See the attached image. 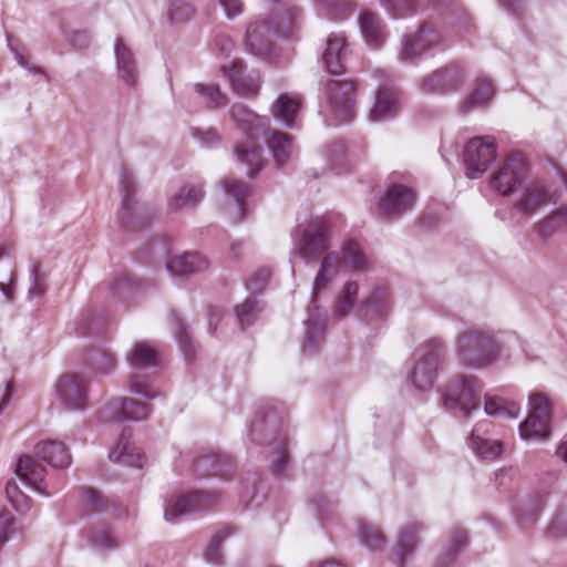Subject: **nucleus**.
Returning <instances> with one entry per match:
<instances>
[{
  "mask_svg": "<svg viewBox=\"0 0 567 567\" xmlns=\"http://www.w3.org/2000/svg\"><path fill=\"white\" fill-rule=\"evenodd\" d=\"M400 94L393 89H379L369 112V121L381 122L394 117L400 110Z\"/></svg>",
  "mask_w": 567,
  "mask_h": 567,
  "instance_id": "obj_22",
  "label": "nucleus"
},
{
  "mask_svg": "<svg viewBox=\"0 0 567 567\" xmlns=\"http://www.w3.org/2000/svg\"><path fill=\"white\" fill-rule=\"evenodd\" d=\"M230 118L239 132L244 135L248 134V110L244 104H234L231 106Z\"/></svg>",
  "mask_w": 567,
  "mask_h": 567,
  "instance_id": "obj_54",
  "label": "nucleus"
},
{
  "mask_svg": "<svg viewBox=\"0 0 567 567\" xmlns=\"http://www.w3.org/2000/svg\"><path fill=\"white\" fill-rule=\"evenodd\" d=\"M468 544L467 535L464 530L456 528L451 532L446 546L439 556L440 567H451L457 559L458 555Z\"/></svg>",
  "mask_w": 567,
  "mask_h": 567,
  "instance_id": "obj_33",
  "label": "nucleus"
},
{
  "mask_svg": "<svg viewBox=\"0 0 567 567\" xmlns=\"http://www.w3.org/2000/svg\"><path fill=\"white\" fill-rule=\"evenodd\" d=\"M359 285L355 281H348L336 300L333 313L338 318L347 317L357 303Z\"/></svg>",
  "mask_w": 567,
  "mask_h": 567,
  "instance_id": "obj_42",
  "label": "nucleus"
},
{
  "mask_svg": "<svg viewBox=\"0 0 567 567\" xmlns=\"http://www.w3.org/2000/svg\"><path fill=\"white\" fill-rule=\"evenodd\" d=\"M214 504V497L206 492H193L171 501L165 508V519L175 523L179 516L206 509Z\"/></svg>",
  "mask_w": 567,
  "mask_h": 567,
  "instance_id": "obj_18",
  "label": "nucleus"
},
{
  "mask_svg": "<svg viewBox=\"0 0 567 567\" xmlns=\"http://www.w3.org/2000/svg\"><path fill=\"white\" fill-rule=\"evenodd\" d=\"M8 42H9V47H10L11 51L14 54L16 60L18 61V63L21 66H23L24 69L29 70L30 72H32L34 74H43L44 73V71L40 66H31L29 64L27 56H24L19 50H17L12 47L11 39L9 37H8Z\"/></svg>",
  "mask_w": 567,
  "mask_h": 567,
  "instance_id": "obj_63",
  "label": "nucleus"
},
{
  "mask_svg": "<svg viewBox=\"0 0 567 567\" xmlns=\"http://www.w3.org/2000/svg\"><path fill=\"white\" fill-rule=\"evenodd\" d=\"M299 111L300 103L288 94H281L271 107L274 117L279 120L287 127L293 126L295 118Z\"/></svg>",
  "mask_w": 567,
  "mask_h": 567,
  "instance_id": "obj_39",
  "label": "nucleus"
},
{
  "mask_svg": "<svg viewBox=\"0 0 567 567\" xmlns=\"http://www.w3.org/2000/svg\"><path fill=\"white\" fill-rule=\"evenodd\" d=\"M194 90L206 102L209 110L220 109L227 104V96L216 84L197 83L194 85Z\"/></svg>",
  "mask_w": 567,
  "mask_h": 567,
  "instance_id": "obj_45",
  "label": "nucleus"
},
{
  "mask_svg": "<svg viewBox=\"0 0 567 567\" xmlns=\"http://www.w3.org/2000/svg\"><path fill=\"white\" fill-rule=\"evenodd\" d=\"M551 202L548 192L539 186L532 185L525 189L520 199L516 203V208L523 215H533L539 207Z\"/></svg>",
  "mask_w": 567,
  "mask_h": 567,
  "instance_id": "obj_31",
  "label": "nucleus"
},
{
  "mask_svg": "<svg viewBox=\"0 0 567 567\" xmlns=\"http://www.w3.org/2000/svg\"><path fill=\"white\" fill-rule=\"evenodd\" d=\"M261 121L260 116L250 111V178L259 173L267 163L262 150L258 145L259 140L267 144L278 166L287 164L292 152V142L288 134L274 130L259 133L257 127Z\"/></svg>",
  "mask_w": 567,
  "mask_h": 567,
  "instance_id": "obj_4",
  "label": "nucleus"
},
{
  "mask_svg": "<svg viewBox=\"0 0 567 567\" xmlns=\"http://www.w3.org/2000/svg\"><path fill=\"white\" fill-rule=\"evenodd\" d=\"M157 342L151 340L138 341L134 344L130 354H157L159 351Z\"/></svg>",
  "mask_w": 567,
  "mask_h": 567,
  "instance_id": "obj_62",
  "label": "nucleus"
},
{
  "mask_svg": "<svg viewBox=\"0 0 567 567\" xmlns=\"http://www.w3.org/2000/svg\"><path fill=\"white\" fill-rule=\"evenodd\" d=\"M302 11L298 7L279 10L270 20L254 23L250 32V54L266 59L271 52L272 35L290 37L301 27Z\"/></svg>",
  "mask_w": 567,
  "mask_h": 567,
  "instance_id": "obj_3",
  "label": "nucleus"
},
{
  "mask_svg": "<svg viewBox=\"0 0 567 567\" xmlns=\"http://www.w3.org/2000/svg\"><path fill=\"white\" fill-rule=\"evenodd\" d=\"M463 364L476 370L489 369L496 364L497 357H464Z\"/></svg>",
  "mask_w": 567,
  "mask_h": 567,
  "instance_id": "obj_59",
  "label": "nucleus"
},
{
  "mask_svg": "<svg viewBox=\"0 0 567 567\" xmlns=\"http://www.w3.org/2000/svg\"><path fill=\"white\" fill-rule=\"evenodd\" d=\"M13 515L9 511L0 512V547L9 539L12 532Z\"/></svg>",
  "mask_w": 567,
  "mask_h": 567,
  "instance_id": "obj_58",
  "label": "nucleus"
},
{
  "mask_svg": "<svg viewBox=\"0 0 567 567\" xmlns=\"http://www.w3.org/2000/svg\"><path fill=\"white\" fill-rule=\"evenodd\" d=\"M132 373L130 375V389L132 392L147 399L157 396V391L150 383L159 368V357H128Z\"/></svg>",
  "mask_w": 567,
  "mask_h": 567,
  "instance_id": "obj_12",
  "label": "nucleus"
},
{
  "mask_svg": "<svg viewBox=\"0 0 567 567\" xmlns=\"http://www.w3.org/2000/svg\"><path fill=\"white\" fill-rule=\"evenodd\" d=\"M480 426H476L467 439L470 449L482 460L493 461L502 453V444L478 435Z\"/></svg>",
  "mask_w": 567,
  "mask_h": 567,
  "instance_id": "obj_35",
  "label": "nucleus"
},
{
  "mask_svg": "<svg viewBox=\"0 0 567 567\" xmlns=\"http://www.w3.org/2000/svg\"><path fill=\"white\" fill-rule=\"evenodd\" d=\"M110 458L113 462L136 467H142L144 464V455L125 437H121L116 446L111 450Z\"/></svg>",
  "mask_w": 567,
  "mask_h": 567,
  "instance_id": "obj_38",
  "label": "nucleus"
},
{
  "mask_svg": "<svg viewBox=\"0 0 567 567\" xmlns=\"http://www.w3.org/2000/svg\"><path fill=\"white\" fill-rule=\"evenodd\" d=\"M496 158V144L492 136H476L464 148V164L470 178H478Z\"/></svg>",
  "mask_w": 567,
  "mask_h": 567,
  "instance_id": "obj_7",
  "label": "nucleus"
},
{
  "mask_svg": "<svg viewBox=\"0 0 567 567\" xmlns=\"http://www.w3.org/2000/svg\"><path fill=\"white\" fill-rule=\"evenodd\" d=\"M205 192L202 186L185 185L172 196L168 202V207L173 212H178L184 208L196 207L204 198Z\"/></svg>",
  "mask_w": 567,
  "mask_h": 567,
  "instance_id": "obj_36",
  "label": "nucleus"
},
{
  "mask_svg": "<svg viewBox=\"0 0 567 567\" xmlns=\"http://www.w3.org/2000/svg\"><path fill=\"white\" fill-rule=\"evenodd\" d=\"M35 454L56 468H65L71 463V455L64 443L54 440L40 442L35 446Z\"/></svg>",
  "mask_w": 567,
  "mask_h": 567,
  "instance_id": "obj_28",
  "label": "nucleus"
},
{
  "mask_svg": "<svg viewBox=\"0 0 567 567\" xmlns=\"http://www.w3.org/2000/svg\"><path fill=\"white\" fill-rule=\"evenodd\" d=\"M111 406L118 412L116 421H142L147 419L151 413L148 404L141 403L134 399H115L111 402Z\"/></svg>",
  "mask_w": 567,
  "mask_h": 567,
  "instance_id": "obj_32",
  "label": "nucleus"
},
{
  "mask_svg": "<svg viewBox=\"0 0 567 567\" xmlns=\"http://www.w3.org/2000/svg\"><path fill=\"white\" fill-rule=\"evenodd\" d=\"M440 34L427 25H422L414 34L402 38L399 59L403 62H414L427 50L440 43Z\"/></svg>",
  "mask_w": 567,
  "mask_h": 567,
  "instance_id": "obj_13",
  "label": "nucleus"
},
{
  "mask_svg": "<svg viewBox=\"0 0 567 567\" xmlns=\"http://www.w3.org/2000/svg\"><path fill=\"white\" fill-rule=\"evenodd\" d=\"M559 227L567 228V207L557 209L553 215L538 223L535 229L539 237L545 238L554 234Z\"/></svg>",
  "mask_w": 567,
  "mask_h": 567,
  "instance_id": "obj_47",
  "label": "nucleus"
},
{
  "mask_svg": "<svg viewBox=\"0 0 567 567\" xmlns=\"http://www.w3.org/2000/svg\"><path fill=\"white\" fill-rule=\"evenodd\" d=\"M221 71L227 76L233 93L245 97L248 94V78L246 75L245 62L235 59L229 66H221Z\"/></svg>",
  "mask_w": 567,
  "mask_h": 567,
  "instance_id": "obj_37",
  "label": "nucleus"
},
{
  "mask_svg": "<svg viewBox=\"0 0 567 567\" xmlns=\"http://www.w3.org/2000/svg\"><path fill=\"white\" fill-rule=\"evenodd\" d=\"M440 357H419L414 360L408 379L415 390L424 392L431 390L440 367Z\"/></svg>",
  "mask_w": 567,
  "mask_h": 567,
  "instance_id": "obj_21",
  "label": "nucleus"
},
{
  "mask_svg": "<svg viewBox=\"0 0 567 567\" xmlns=\"http://www.w3.org/2000/svg\"><path fill=\"white\" fill-rule=\"evenodd\" d=\"M209 267L208 259L199 252H184L171 257L166 268L173 276H189L202 272Z\"/></svg>",
  "mask_w": 567,
  "mask_h": 567,
  "instance_id": "obj_23",
  "label": "nucleus"
},
{
  "mask_svg": "<svg viewBox=\"0 0 567 567\" xmlns=\"http://www.w3.org/2000/svg\"><path fill=\"white\" fill-rule=\"evenodd\" d=\"M484 411L492 417L514 420L518 417L520 408L515 402L501 396L485 394Z\"/></svg>",
  "mask_w": 567,
  "mask_h": 567,
  "instance_id": "obj_34",
  "label": "nucleus"
},
{
  "mask_svg": "<svg viewBox=\"0 0 567 567\" xmlns=\"http://www.w3.org/2000/svg\"><path fill=\"white\" fill-rule=\"evenodd\" d=\"M482 391L481 381L473 375H456L446 384L442 393L443 406L447 410H460L465 417L480 406Z\"/></svg>",
  "mask_w": 567,
  "mask_h": 567,
  "instance_id": "obj_5",
  "label": "nucleus"
},
{
  "mask_svg": "<svg viewBox=\"0 0 567 567\" xmlns=\"http://www.w3.org/2000/svg\"><path fill=\"white\" fill-rule=\"evenodd\" d=\"M320 4L331 20L344 19L350 12L349 4L340 0H320Z\"/></svg>",
  "mask_w": 567,
  "mask_h": 567,
  "instance_id": "obj_51",
  "label": "nucleus"
},
{
  "mask_svg": "<svg viewBox=\"0 0 567 567\" xmlns=\"http://www.w3.org/2000/svg\"><path fill=\"white\" fill-rule=\"evenodd\" d=\"M348 54V42L344 33H331L327 39V47L322 61L327 72L340 75L344 72V62Z\"/></svg>",
  "mask_w": 567,
  "mask_h": 567,
  "instance_id": "obj_20",
  "label": "nucleus"
},
{
  "mask_svg": "<svg viewBox=\"0 0 567 567\" xmlns=\"http://www.w3.org/2000/svg\"><path fill=\"white\" fill-rule=\"evenodd\" d=\"M359 27L369 47L379 49L383 45L386 32L382 20L377 13L362 11L359 16Z\"/></svg>",
  "mask_w": 567,
  "mask_h": 567,
  "instance_id": "obj_27",
  "label": "nucleus"
},
{
  "mask_svg": "<svg viewBox=\"0 0 567 567\" xmlns=\"http://www.w3.org/2000/svg\"><path fill=\"white\" fill-rule=\"evenodd\" d=\"M528 416L518 426L524 441H546L551 433V403L543 393H533L528 399Z\"/></svg>",
  "mask_w": 567,
  "mask_h": 567,
  "instance_id": "obj_6",
  "label": "nucleus"
},
{
  "mask_svg": "<svg viewBox=\"0 0 567 567\" xmlns=\"http://www.w3.org/2000/svg\"><path fill=\"white\" fill-rule=\"evenodd\" d=\"M330 229L322 218L312 220L297 245L298 255L307 262L316 260L329 248Z\"/></svg>",
  "mask_w": 567,
  "mask_h": 567,
  "instance_id": "obj_11",
  "label": "nucleus"
},
{
  "mask_svg": "<svg viewBox=\"0 0 567 567\" xmlns=\"http://www.w3.org/2000/svg\"><path fill=\"white\" fill-rule=\"evenodd\" d=\"M358 536L361 544L373 551L381 550L385 544L383 534L365 522L358 523Z\"/></svg>",
  "mask_w": 567,
  "mask_h": 567,
  "instance_id": "obj_46",
  "label": "nucleus"
},
{
  "mask_svg": "<svg viewBox=\"0 0 567 567\" xmlns=\"http://www.w3.org/2000/svg\"><path fill=\"white\" fill-rule=\"evenodd\" d=\"M463 79V68L452 64L425 76L422 81V90L426 93L444 94L455 90Z\"/></svg>",
  "mask_w": 567,
  "mask_h": 567,
  "instance_id": "obj_17",
  "label": "nucleus"
},
{
  "mask_svg": "<svg viewBox=\"0 0 567 567\" xmlns=\"http://www.w3.org/2000/svg\"><path fill=\"white\" fill-rule=\"evenodd\" d=\"M326 94L336 124L350 122L355 113L353 83L344 80H331L327 84Z\"/></svg>",
  "mask_w": 567,
  "mask_h": 567,
  "instance_id": "obj_9",
  "label": "nucleus"
},
{
  "mask_svg": "<svg viewBox=\"0 0 567 567\" xmlns=\"http://www.w3.org/2000/svg\"><path fill=\"white\" fill-rule=\"evenodd\" d=\"M90 542L93 547L99 549H111L117 546V540L107 530L95 532L90 536Z\"/></svg>",
  "mask_w": 567,
  "mask_h": 567,
  "instance_id": "obj_55",
  "label": "nucleus"
},
{
  "mask_svg": "<svg viewBox=\"0 0 567 567\" xmlns=\"http://www.w3.org/2000/svg\"><path fill=\"white\" fill-rule=\"evenodd\" d=\"M341 267V257L336 251L328 252L321 260L312 288V305L308 310V318L305 321V350H313L324 340L327 316L326 311L317 306L316 299L334 280Z\"/></svg>",
  "mask_w": 567,
  "mask_h": 567,
  "instance_id": "obj_2",
  "label": "nucleus"
},
{
  "mask_svg": "<svg viewBox=\"0 0 567 567\" xmlns=\"http://www.w3.org/2000/svg\"><path fill=\"white\" fill-rule=\"evenodd\" d=\"M192 134L195 138L199 140L205 146H213L219 143L220 137L213 128L203 131L200 128H193Z\"/></svg>",
  "mask_w": 567,
  "mask_h": 567,
  "instance_id": "obj_61",
  "label": "nucleus"
},
{
  "mask_svg": "<svg viewBox=\"0 0 567 567\" xmlns=\"http://www.w3.org/2000/svg\"><path fill=\"white\" fill-rule=\"evenodd\" d=\"M424 529L420 522H411L399 529L392 561L396 567H404L405 561L413 555L419 545V534Z\"/></svg>",
  "mask_w": 567,
  "mask_h": 567,
  "instance_id": "obj_19",
  "label": "nucleus"
},
{
  "mask_svg": "<svg viewBox=\"0 0 567 567\" xmlns=\"http://www.w3.org/2000/svg\"><path fill=\"white\" fill-rule=\"evenodd\" d=\"M229 528H223L213 535L204 554L205 559L208 563L219 565L223 560L221 544L226 537L230 535Z\"/></svg>",
  "mask_w": 567,
  "mask_h": 567,
  "instance_id": "obj_49",
  "label": "nucleus"
},
{
  "mask_svg": "<svg viewBox=\"0 0 567 567\" xmlns=\"http://www.w3.org/2000/svg\"><path fill=\"white\" fill-rule=\"evenodd\" d=\"M342 254L346 264L349 265L353 271L363 272L369 269L370 260L357 243L347 240L343 244Z\"/></svg>",
  "mask_w": 567,
  "mask_h": 567,
  "instance_id": "obj_43",
  "label": "nucleus"
},
{
  "mask_svg": "<svg viewBox=\"0 0 567 567\" xmlns=\"http://www.w3.org/2000/svg\"><path fill=\"white\" fill-rule=\"evenodd\" d=\"M494 86L486 78L477 79L466 97L460 104V112L467 114L476 109L485 107L494 96Z\"/></svg>",
  "mask_w": 567,
  "mask_h": 567,
  "instance_id": "obj_26",
  "label": "nucleus"
},
{
  "mask_svg": "<svg viewBox=\"0 0 567 567\" xmlns=\"http://www.w3.org/2000/svg\"><path fill=\"white\" fill-rule=\"evenodd\" d=\"M380 3L393 18L409 17L417 10L415 0H380Z\"/></svg>",
  "mask_w": 567,
  "mask_h": 567,
  "instance_id": "obj_48",
  "label": "nucleus"
},
{
  "mask_svg": "<svg viewBox=\"0 0 567 567\" xmlns=\"http://www.w3.org/2000/svg\"><path fill=\"white\" fill-rule=\"evenodd\" d=\"M220 186L226 198L233 200L237 206L235 221L244 220L246 214V198L248 193L246 184L234 177H225L220 181Z\"/></svg>",
  "mask_w": 567,
  "mask_h": 567,
  "instance_id": "obj_30",
  "label": "nucleus"
},
{
  "mask_svg": "<svg viewBox=\"0 0 567 567\" xmlns=\"http://www.w3.org/2000/svg\"><path fill=\"white\" fill-rule=\"evenodd\" d=\"M235 319L238 323V327L241 331H245L246 323L248 321V301L245 300L241 305L236 306L235 310Z\"/></svg>",
  "mask_w": 567,
  "mask_h": 567,
  "instance_id": "obj_64",
  "label": "nucleus"
},
{
  "mask_svg": "<svg viewBox=\"0 0 567 567\" xmlns=\"http://www.w3.org/2000/svg\"><path fill=\"white\" fill-rule=\"evenodd\" d=\"M66 39L76 49H86L90 45L91 37L89 32L86 31H79L73 30L71 32H68L66 30H63Z\"/></svg>",
  "mask_w": 567,
  "mask_h": 567,
  "instance_id": "obj_56",
  "label": "nucleus"
},
{
  "mask_svg": "<svg viewBox=\"0 0 567 567\" xmlns=\"http://www.w3.org/2000/svg\"><path fill=\"white\" fill-rule=\"evenodd\" d=\"M114 52L120 78L127 85H135L137 82V70L133 53L121 39L115 41Z\"/></svg>",
  "mask_w": 567,
  "mask_h": 567,
  "instance_id": "obj_29",
  "label": "nucleus"
},
{
  "mask_svg": "<svg viewBox=\"0 0 567 567\" xmlns=\"http://www.w3.org/2000/svg\"><path fill=\"white\" fill-rule=\"evenodd\" d=\"M218 2L229 20L235 19L245 10V2L243 0H218Z\"/></svg>",
  "mask_w": 567,
  "mask_h": 567,
  "instance_id": "obj_57",
  "label": "nucleus"
},
{
  "mask_svg": "<svg viewBox=\"0 0 567 567\" xmlns=\"http://www.w3.org/2000/svg\"><path fill=\"white\" fill-rule=\"evenodd\" d=\"M195 13L192 4L185 0H169L167 14L168 19L174 23L188 21Z\"/></svg>",
  "mask_w": 567,
  "mask_h": 567,
  "instance_id": "obj_50",
  "label": "nucleus"
},
{
  "mask_svg": "<svg viewBox=\"0 0 567 567\" xmlns=\"http://www.w3.org/2000/svg\"><path fill=\"white\" fill-rule=\"evenodd\" d=\"M196 466L198 470L206 468L208 466L213 467V472L204 473L203 474L204 476L217 475V476H221L225 478L230 477L231 471L235 467L233 458L228 455H216L214 457H204L198 461Z\"/></svg>",
  "mask_w": 567,
  "mask_h": 567,
  "instance_id": "obj_44",
  "label": "nucleus"
},
{
  "mask_svg": "<svg viewBox=\"0 0 567 567\" xmlns=\"http://www.w3.org/2000/svg\"><path fill=\"white\" fill-rule=\"evenodd\" d=\"M389 306V292L385 288L374 289L362 302L360 311L365 319L371 316H382Z\"/></svg>",
  "mask_w": 567,
  "mask_h": 567,
  "instance_id": "obj_41",
  "label": "nucleus"
},
{
  "mask_svg": "<svg viewBox=\"0 0 567 567\" xmlns=\"http://www.w3.org/2000/svg\"><path fill=\"white\" fill-rule=\"evenodd\" d=\"M177 340L182 351H184V354H194L196 352L192 337L183 324L178 326Z\"/></svg>",
  "mask_w": 567,
  "mask_h": 567,
  "instance_id": "obj_60",
  "label": "nucleus"
},
{
  "mask_svg": "<svg viewBox=\"0 0 567 567\" xmlns=\"http://www.w3.org/2000/svg\"><path fill=\"white\" fill-rule=\"evenodd\" d=\"M527 165L518 155L509 156L493 177V186L503 195H509L526 177Z\"/></svg>",
  "mask_w": 567,
  "mask_h": 567,
  "instance_id": "obj_15",
  "label": "nucleus"
},
{
  "mask_svg": "<svg viewBox=\"0 0 567 567\" xmlns=\"http://www.w3.org/2000/svg\"><path fill=\"white\" fill-rule=\"evenodd\" d=\"M56 394L64 408L82 411L87 406L89 381L76 372L62 374L55 384Z\"/></svg>",
  "mask_w": 567,
  "mask_h": 567,
  "instance_id": "obj_10",
  "label": "nucleus"
},
{
  "mask_svg": "<svg viewBox=\"0 0 567 567\" xmlns=\"http://www.w3.org/2000/svg\"><path fill=\"white\" fill-rule=\"evenodd\" d=\"M45 472L42 465L28 455L21 456L16 467L17 475L24 483L38 493L49 496L51 493L47 491L48 485L44 481Z\"/></svg>",
  "mask_w": 567,
  "mask_h": 567,
  "instance_id": "obj_24",
  "label": "nucleus"
},
{
  "mask_svg": "<svg viewBox=\"0 0 567 567\" xmlns=\"http://www.w3.org/2000/svg\"><path fill=\"white\" fill-rule=\"evenodd\" d=\"M271 270L268 267H260L250 278V296L261 293L269 284Z\"/></svg>",
  "mask_w": 567,
  "mask_h": 567,
  "instance_id": "obj_53",
  "label": "nucleus"
},
{
  "mask_svg": "<svg viewBox=\"0 0 567 567\" xmlns=\"http://www.w3.org/2000/svg\"><path fill=\"white\" fill-rule=\"evenodd\" d=\"M142 286V282L136 279L130 272H123L114 277L110 282L109 288L113 298L122 301L127 300L137 291Z\"/></svg>",
  "mask_w": 567,
  "mask_h": 567,
  "instance_id": "obj_40",
  "label": "nucleus"
},
{
  "mask_svg": "<svg viewBox=\"0 0 567 567\" xmlns=\"http://www.w3.org/2000/svg\"><path fill=\"white\" fill-rule=\"evenodd\" d=\"M504 334H494L481 329H468L457 338L460 354H499L508 350Z\"/></svg>",
  "mask_w": 567,
  "mask_h": 567,
  "instance_id": "obj_8",
  "label": "nucleus"
},
{
  "mask_svg": "<svg viewBox=\"0 0 567 567\" xmlns=\"http://www.w3.org/2000/svg\"><path fill=\"white\" fill-rule=\"evenodd\" d=\"M546 497L542 493H535L520 498L514 508L516 523L522 528L532 527L545 507Z\"/></svg>",
  "mask_w": 567,
  "mask_h": 567,
  "instance_id": "obj_25",
  "label": "nucleus"
},
{
  "mask_svg": "<svg viewBox=\"0 0 567 567\" xmlns=\"http://www.w3.org/2000/svg\"><path fill=\"white\" fill-rule=\"evenodd\" d=\"M416 194L412 188L393 185L386 189L380 200L379 214L382 217H398L413 208Z\"/></svg>",
  "mask_w": 567,
  "mask_h": 567,
  "instance_id": "obj_14",
  "label": "nucleus"
},
{
  "mask_svg": "<svg viewBox=\"0 0 567 567\" xmlns=\"http://www.w3.org/2000/svg\"><path fill=\"white\" fill-rule=\"evenodd\" d=\"M250 441L267 444L271 449L274 460L270 472L277 480L288 478L291 474V461L288 452V440L281 430L279 408L267 403L258 408L255 420L250 423Z\"/></svg>",
  "mask_w": 567,
  "mask_h": 567,
  "instance_id": "obj_1",
  "label": "nucleus"
},
{
  "mask_svg": "<svg viewBox=\"0 0 567 567\" xmlns=\"http://www.w3.org/2000/svg\"><path fill=\"white\" fill-rule=\"evenodd\" d=\"M47 291V279L40 271L39 265H33L31 269V286L29 288V297L38 298Z\"/></svg>",
  "mask_w": 567,
  "mask_h": 567,
  "instance_id": "obj_52",
  "label": "nucleus"
},
{
  "mask_svg": "<svg viewBox=\"0 0 567 567\" xmlns=\"http://www.w3.org/2000/svg\"><path fill=\"white\" fill-rule=\"evenodd\" d=\"M120 186L122 205L118 213V221L121 227L125 231H128L135 228V216L133 208L135 205L136 183L133 173L126 167L121 168Z\"/></svg>",
  "mask_w": 567,
  "mask_h": 567,
  "instance_id": "obj_16",
  "label": "nucleus"
}]
</instances>
